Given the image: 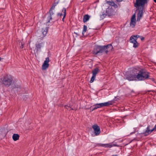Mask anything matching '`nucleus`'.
<instances>
[{"label": "nucleus", "mask_w": 156, "mask_h": 156, "mask_svg": "<svg viewBox=\"0 0 156 156\" xmlns=\"http://www.w3.org/2000/svg\"><path fill=\"white\" fill-rule=\"evenodd\" d=\"M148 79H151V80L152 81H154V78H149Z\"/></svg>", "instance_id": "36"}, {"label": "nucleus", "mask_w": 156, "mask_h": 156, "mask_svg": "<svg viewBox=\"0 0 156 156\" xmlns=\"http://www.w3.org/2000/svg\"><path fill=\"white\" fill-rule=\"evenodd\" d=\"M106 2L107 4L110 5L109 6L110 8H115L117 7V5L113 2L107 1Z\"/></svg>", "instance_id": "12"}, {"label": "nucleus", "mask_w": 156, "mask_h": 156, "mask_svg": "<svg viewBox=\"0 0 156 156\" xmlns=\"http://www.w3.org/2000/svg\"><path fill=\"white\" fill-rule=\"evenodd\" d=\"M99 69L98 68H96L92 70V76L90 81L91 83H93L95 79L96 74L99 72Z\"/></svg>", "instance_id": "6"}, {"label": "nucleus", "mask_w": 156, "mask_h": 156, "mask_svg": "<svg viewBox=\"0 0 156 156\" xmlns=\"http://www.w3.org/2000/svg\"><path fill=\"white\" fill-rule=\"evenodd\" d=\"M137 71H136V73L132 72L130 73H128L126 75V79L129 81H133L136 80L137 79Z\"/></svg>", "instance_id": "5"}, {"label": "nucleus", "mask_w": 156, "mask_h": 156, "mask_svg": "<svg viewBox=\"0 0 156 156\" xmlns=\"http://www.w3.org/2000/svg\"><path fill=\"white\" fill-rule=\"evenodd\" d=\"M50 61L48 57H47L46 58L45 60L44 61V63L46 64H49V62Z\"/></svg>", "instance_id": "24"}, {"label": "nucleus", "mask_w": 156, "mask_h": 156, "mask_svg": "<svg viewBox=\"0 0 156 156\" xmlns=\"http://www.w3.org/2000/svg\"><path fill=\"white\" fill-rule=\"evenodd\" d=\"M92 128L94 130L95 135L98 136L101 133V130L99 126L97 124L94 125L92 126Z\"/></svg>", "instance_id": "8"}, {"label": "nucleus", "mask_w": 156, "mask_h": 156, "mask_svg": "<svg viewBox=\"0 0 156 156\" xmlns=\"http://www.w3.org/2000/svg\"><path fill=\"white\" fill-rule=\"evenodd\" d=\"M148 1V0H136L134 6L137 8V21H139L142 17L144 7L145 4L147 3Z\"/></svg>", "instance_id": "1"}, {"label": "nucleus", "mask_w": 156, "mask_h": 156, "mask_svg": "<svg viewBox=\"0 0 156 156\" xmlns=\"http://www.w3.org/2000/svg\"><path fill=\"white\" fill-rule=\"evenodd\" d=\"M154 130L153 128H151V126H148L146 128L145 131L142 133L145 136H146L151 134Z\"/></svg>", "instance_id": "7"}, {"label": "nucleus", "mask_w": 156, "mask_h": 156, "mask_svg": "<svg viewBox=\"0 0 156 156\" xmlns=\"http://www.w3.org/2000/svg\"><path fill=\"white\" fill-rule=\"evenodd\" d=\"M49 66V64L43 63L42 65V69L43 70H46L48 67Z\"/></svg>", "instance_id": "17"}, {"label": "nucleus", "mask_w": 156, "mask_h": 156, "mask_svg": "<svg viewBox=\"0 0 156 156\" xmlns=\"http://www.w3.org/2000/svg\"><path fill=\"white\" fill-rule=\"evenodd\" d=\"M132 36L135 38H136V40L138 38L140 37V36L138 35H133Z\"/></svg>", "instance_id": "27"}, {"label": "nucleus", "mask_w": 156, "mask_h": 156, "mask_svg": "<svg viewBox=\"0 0 156 156\" xmlns=\"http://www.w3.org/2000/svg\"><path fill=\"white\" fill-rule=\"evenodd\" d=\"M98 105L99 106L100 108L103 107H105L104 103H98Z\"/></svg>", "instance_id": "26"}, {"label": "nucleus", "mask_w": 156, "mask_h": 156, "mask_svg": "<svg viewBox=\"0 0 156 156\" xmlns=\"http://www.w3.org/2000/svg\"><path fill=\"white\" fill-rule=\"evenodd\" d=\"M20 136L17 134H14L12 136V139L13 140L16 141L18 140Z\"/></svg>", "instance_id": "16"}, {"label": "nucleus", "mask_w": 156, "mask_h": 156, "mask_svg": "<svg viewBox=\"0 0 156 156\" xmlns=\"http://www.w3.org/2000/svg\"><path fill=\"white\" fill-rule=\"evenodd\" d=\"M154 131H156V124L154 126V127L153 128Z\"/></svg>", "instance_id": "32"}, {"label": "nucleus", "mask_w": 156, "mask_h": 156, "mask_svg": "<svg viewBox=\"0 0 156 156\" xmlns=\"http://www.w3.org/2000/svg\"><path fill=\"white\" fill-rule=\"evenodd\" d=\"M13 79L12 77L10 75L4 76L1 79V83L5 86L8 87L12 84Z\"/></svg>", "instance_id": "4"}, {"label": "nucleus", "mask_w": 156, "mask_h": 156, "mask_svg": "<svg viewBox=\"0 0 156 156\" xmlns=\"http://www.w3.org/2000/svg\"><path fill=\"white\" fill-rule=\"evenodd\" d=\"M55 8V6L54 5H52L51 8L50 10H54Z\"/></svg>", "instance_id": "30"}, {"label": "nucleus", "mask_w": 156, "mask_h": 156, "mask_svg": "<svg viewBox=\"0 0 156 156\" xmlns=\"http://www.w3.org/2000/svg\"><path fill=\"white\" fill-rule=\"evenodd\" d=\"M57 5V4H56V3H54L53 5H54V6H55Z\"/></svg>", "instance_id": "38"}, {"label": "nucleus", "mask_w": 156, "mask_h": 156, "mask_svg": "<svg viewBox=\"0 0 156 156\" xmlns=\"http://www.w3.org/2000/svg\"><path fill=\"white\" fill-rule=\"evenodd\" d=\"M149 76V73L145 70H141L137 73V79L139 81L148 79Z\"/></svg>", "instance_id": "3"}, {"label": "nucleus", "mask_w": 156, "mask_h": 156, "mask_svg": "<svg viewBox=\"0 0 156 156\" xmlns=\"http://www.w3.org/2000/svg\"><path fill=\"white\" fill-rule=\"evenodd\" d=\"M98 103L94 105V108L97 109L98 108H100L98 105Z\"/></svg>", "instance_id": "28"}, {"label": "nucleus", "mask_w": 156, "mask_h": 156, "mask_svg": "<svg viewBox=\"0 0 156 156\" xmlns=\"http://www.w3.org/2000/svg\"><path fill=\"white\" fill-rule=\"evenodd\" d=\"M140 38H141V39L142 41H143V40H144V37H141L140 36Z\"/></svg>", "instance_id": "35"}, {"label": "nucleus", "mask_w": 156, "mask_h": 156, "mask_svg": "<svg viewBox=\"0 0 156 156\" xmlns=\"http://www.w3.org/2000/svg\"><path fill=\"white\" fill-rule=\"evenodd\" d=\"M47 32V30L46 29H42V33L44 37L46 35Z\"/></svg>", "instance_id": "20"}, {"label": "nucleus", "mask_w": 156, "mask_h": 156, "mask_svg": "<svg viewBox=\"0 0 156 156\" xmlns=\"http://www.w3.org/2000/svg\"><path fill=\"white\" fill-rule=\"evenodd\" d=\"M114 8H110V7H108L107 9L106 13H107V15L108 16H110L112 15L114 12Z\"/></svg>", "instance_id": "10"}, {"label": "nucleus", "mask_w": 156, "mask_h": 156, "mask_svg": "<svg viewBox=\"0 0 156 156\" xmlns=\"http://www.w3.org/2000/svg\"><path fill=\"white\" fill-rule=\"evenodd\" d=\"M130 42L132 43L134 42H136V38H135L132 36L130 38Z\"/></svg>", "instance_id": "19"}, {"label": "nucleus", "mask_w": 156, "mask_h": 156, "mask_svg": "<svg viewBox=\"0 0 156 156\" xmlns=\"http://www.w3.org/2000/svg\"><path fill=\"white\" fill-rule=\"evenodd\" d=\"M62 12L63 13V17L62 19V21L64 22V19L66 17V9L65 8H64L62 9Z\"/></svg>", "instance_id": "18"}, {"label": "nucleus", "mask_w": 156, "mask_h": 156, "mask_svg": "<svg viewBox=\"0 0 156 156\" xmlns=\"http://www.w3.org/2000/svg\"><path fill=\"white\" fill-rule=\"evenodd\" d=\"M87 26L85 25H84L83 27V30L82 31V34L83 35H84V33L87 31Z\"/></svg>", "instance_id": "21"}, {"label": "nucleus", "mask_w": 156, "mask_h": 156, "mask_svg": "<svg viewBox=\"0 0 156 156\" xmlns=\"http://www.w3.org/2000/svg\"><path fill=\"white\" fill-rule=\"evenodd\" d=\"M62 15V13H58L57 14V16H61Z\"/></svg>", "instance_id": "33"}, {"label": "nucleus", "mask_w": 156, "mask_h": 156, "mask_svg": "<svg viewBox=\"0 0 156 156\" xmlns=\"http://www.w3.org/2000/svg\"><path fill=\"white\" fill-rule=\"evenodd\" d=\"M134 69H133V70H132V71H133V72H134V73H135H135H136V71H134ZM136 71H137V72H138V71L137 70V69H136Z\"/></svg>", "instance_id": "39"}, {"label": "nucleus", "mask_w": 156, "mask_h": 156, "mask_svg": "<svg viewBox=\"0 0 156 156\" xmlns=\"http://www.w3.org/2000/svg\"><path fill=\"white\" fill-rule=\"evenodd\" d=\"M136 23V19L135 16V15H133L131 18L130 25L133 28L134 27Z\"/></svg>", "instance_id": "11"}, {"label": "nucleus", "mask_w": 156, "mask_h": 156, "mask_svg": "<svg viewBox=\"0 0 156 156\" xmlns=\"http://www.w3.org/2000/svg\"><path fill=\"white\" fill-rule=\"evenodd\" d=\"M42 44L41 43V44H36V50L38 51V50H39L40 49L41 47H42Z\"/></svg>", "instance_id": "22"}, {"label": "nucleus", "mask_w": 156, "mask_h": 156, "mask_svg": "<svg viewBox=\"0 0 156 156\" xmlns=\"http://www.w3.org/2000/svg\"><path fill=\"white\" fill-rule=\"evenodd\" d=\"M90 16L88 14L84 15L83 18L84 23H85L88 21L90 18Z\"/></svg>", "instance_id": "14"}, {"label": "nucleus", "mask_w": 156, "mask_h": 156, "mask_svg": "<svg viewBox=\"0 0 156 156\" xmlns=\"http://www.w3.org/2000/svg\"><path fill=\"white\" fill-rule=\"evenodd\" d=\"M112 47V46L111 44L103 46H95L93 51V53L95 55H101L103 53L107 54L108 52V49L109 48H111Z\"/></svg>", "instance_id": "2"}, {"label": "nucleus", "mask_w": 156, "mask_h": 156, "mask_svg": "<svg viewBox=\"0 0 156 156\" xmlns=\"http://www.w3.org/2000/svg\"><path fill=\"white\" fill-rule=\"evenodd\" d=\"M117 1L118 2H120L122 1V0H117Z\"/></svg>", "instance_id": "40"}, {"label": "nucleus", "mask_w": 156, "mask_h": 156, "mask_svg": "<svg viewBox=\"0 0 156 156\" xmlns=\"http://www.w3.org/2000/svg\"><path fill=\"white\" fill-rule=\"evenodd\" d=\"M74 34H76L77 35H79V34L77 33L74 32Z\"/></svg>", "instance_id": "37"}, {"label": "nucleus", "mask_w": 156, "mask_h": 156, "mask_svg": "<svg viewBox=\"0 0 156 156\" xmlns=\"http://www.w3.org/2000/svg\"><path fill=\"white\" fill-rule=\"evenodd\" d=\"M98 144V146L107 148H111L113 147H119V145L117 144H112L110 143L106 144Z\"/></svg>", "instance_id": "9"}, {"label": "nucleus", "mask_w": 156, "mask_h": 156, "mask_svg": "<svg viewBox=\"0 0 156 156\" xmlns=\"http://www.w3.org/2000/svg\"><path fill=\"white\" fill-rule=\"evenodd\" d=\"M112 156H118V155L117 154H115V155H113Z\"/></svg>", "instance_id": "41"}, {"label": "nucleus", "mask_w": 156, "mask_h": 156, "mask_svg": "<svg viewBox=\"0 0 156 156\" xmlns=\"http://www.w3.org/2000/svg\"><path fill=\"white\" fill-rule=\"evenodd\" d=\"M95 109H96L94 108V106H93L91 107V111H92Z\"/></svg>", "instance_id": "31"}, {"label": "nucleus", "mask_w": 156, "mask_h": 156, "mask_svg": "<svg viewBox=\"0 0 156 156\" xmlns=\"http://www.w3.org/2000/svg\"><path fill=\"white\" fill-rule=\"evenodd\" d=\"M154 1L155 3H156V0H154Z\"/></svg>", "instance_id": "42"}, {"label": "nucleus", "mask_w": 156, "mask_h": 156, "mask_svg": "<svg viewBox=\"0 0 156 156\" xmlns=\"http://www.w3.org/2000/svg\"><path fill=\"white\" fill-rule=\"evenodd\" d=\"M49 13L50 14V15L48 17V22H50V21L52 20V16L53 15L54 13L53 10H49Z\"/></svg>", "instance_id": "13"}, {"label": "nucleus", "mask_w": 156, "mask_h": 156, "mask_svg": "<svg viewBox=\"0 0 156 156\" xmlns=\"http://www.w3.org/2000/svg\"><path fill=\"white\" fill-rule=\"evenodd\" d=\"M1 59H2V58L1 57H0V61H1Z\"/></svg>", "instance_id": "43"}, {"label": "nucleus", "mask_w": 156, "mask_h": 156, "mask_svg": "<svg viewBox=\"0 0 156 156\" xmlns=\"http://www.w3.org/2000/svg\"><path fill=\"white\" fill-rule=\"evenodd\" d=\"M133 43V47L136 48L138 47V43L137 41H136V42H134Z\"/></svg>", "instance_id": "25"}, {"label": "nucleus", "mask_w": 156, "mask_h": 156, "mask_svg": "<svg viewBox=\"0 0 156 156\" xmlns=\"http://www.w3.org/2000/svg\"><path fill=\"white\" fill-rule=\"evenodd\" d=\"M27 95L23 96V99H24L25 100H26L25 98H27Z\"/></svg>", "instance_id": "34"}, {"label": "nucleus", "mask_w": 156, "mask_h": 156, "mask_svg": "<svg viewBox=\"0 0 156 156\" xmlns=\"http://www.w3.org/2000/svg\"><path fill=\"white\" fill-rule=\"evenodd\" d=\"M114 101H109L108 102L104 103L105 107L108 106L110 105H112L114 103Z\"/></svg>", "instance_id": "15"}, {"label": "nucleus", "mask_w": 156, "mask_h": 156, "mask_svg": "<svg viewBox=\"0 0 156 156\" xmlns=\"http://www.w3.org/2000/svg\"><path fill=\"white\" fill-rule=\"evenodd\" d=\"M107 15V13L106 14H105L104 12L102 13V14L101 15V17L102 19H104L106 16Z\"/></svg>", "instance_id": "23"}, {"label": "nucleus", "mask_w": 156, "mask_h": 156, "mask_svg": "<svg viewBox=\"0 0 156 156\" xmlns=\"http://www.w3.org/2000/svg\"><path fill=\"white\" fill-rule=\"evenodd\" d=\"M65 107L66 109H69V110H71L73 109L72 108H71L68 107L67 106H65Z\"/></svg>", "instance_id": "29"}]
</instances>
